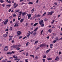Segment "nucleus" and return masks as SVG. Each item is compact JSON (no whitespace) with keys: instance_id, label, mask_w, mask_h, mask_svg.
Here are the masks:
<instances>
[{"instance_id":"f257e3e1","label":"nucleus","mask_w":62,"mask_h":62,"mask_svg":"<svg viewBox=\"0 0 62 62\" xmlns=\"http://www.w3.org/2000/svg\"><path fill=\"white\" fill-rule=\"evenodd\" d=\"M44 22H43V20H42L41 21H39V24L40 25H41Z\"/></svg>"},{"instance_id":"423d86ee","label":"nucleus","mask_w":62,"mask_h":62,"mask_svg":"<svg viewBox=\"0 0 62 62\" xmlns=\"http://www.w3.org/2000/svg\"><path fill=\"white\" fill-rule=\"evenodd\" d=\"M17 6H18V4H16V3H15L14 4V7L15 8H16Z\"/></svg>"},{"instance_id":"e433bc0d","label":"nucleus","mask_w":62,"mask_h":62,"mask_svg":"<svg viewBox=\"0 0 62 62\" xmlns=\"http://www.w3.org/2000/svg\"><path fill=\"white\" fill-rule=\"evenodd\" d=\"M7 23V22L5 21L4 23V24H6Z\"/></svg>"},{"instance_id":"7ed1b4c3","label":"nucleus","mask_w":62,"mask_h":62,"mask_svg":"<svg viewBox=\"0 0 62 62\" xmlns=\"http://www.w3.org/2000/svg\"><path fill=\"white\" fill-rule=\"evenodd\" d=\"M8 46H6L5 47L4 50L5 51H7L8 50Z\"/></svg>"},{"instance_id":"3c124183","label":"nucleus","mask_w":62,"mask_h":62,"mask_svg":"<svg viewBox=\"0 0 62 62\" xmlns=\"http://www.w3.org/2000/svg\"><path fill=\"white\" fill-rule=\"evenodd\" d=\"M13 16H14V17H16V14H14V15H13Z\"/></svg>"},{"instance_id":"393cba45","label":"nucleus","mask_w":62,"mask_h":62,"mask_svg":"<svg viewBox=\"0 0 62 62\" xmlns=\"http://www.w3.org/2000/svg\"><path fill=\"white\" fill-rule=\"evenodd\" d=\"M39 42V41H36L35 43H34V44H37V43H38V42Z\"/></svg>"},{"instance_id":"9d476101","label":"nucleus","mask_w":62,"mask_h":62,"mask_svg":"<svg viewBox=\"0 0 62 62\" xmlns=\"http://www.w3.org/2000/svg\"><path fill=\"white\" fill-rule=\"evenodd\" d=\"M51 50V49H49L46 51V54H48L49 53V52Z\"/></svg>"},{"instance_id":"a211bd4d","label":"nucleus","mask_w":62,"mask_h":62,"mask_svg":"<svg viewBox=\"0 0 62 62\" xmlns=\"http://www.w3.org/2000/svg\"><path fill=\"white\" fill-rule=\"evenodd\" d=\"M35 60H37V59H38L39 58V57L38 56H36L35 57Z\"/></svg>"},{"instance_id":"c03bdc74","label":"nucleus","mask_w":62,"mask_h":62,"mask_svg":"<svg viewBox=\"0 0 62 62\" xmlns=\"http://www.w3.org/2000/svg\"><path fill=\"white\" fill-rule=\"evenodd\" d=\"M44 21H48V19L46 18H45L44 19Z\"/></svg>"},{"instance_id":"864d4df0","label":"nucleus","mask_w":62,"mask_h":62,"mask_svg":"<svg viewBox=\"0 0 62 62\" xmlns=\"http://www.w3.org/2000/svg\"><path fill=\"white\" fill-rule=\"evenodd\" d=\"M33 32H34V31H32L31 32L30 34H32Z\"/></svg>"},{"instance_id":"f03ea898","label":"nucleus","mask_w":62,"mask_h":62,"mask_svg":"<svg viewBox=\"0 0 62 62\" xmlns=\"http://www.w3.org/2000/svg\"><path fill=\"white\" fill-rule=\"evenodd\" d=\"M46 46V44H42L41 45L39 46L40 47H45Z\"/></svg>"},{"instance_id":"338daca9","label":"nucleus","mask_w":62,"mask_h":62,"mask_svg":"<svg viewBox=\"0 0 62 62\" xmlns=\"http://www.w3.org/2000/svg\"><path fill=\"white\" fill-rule=\"evenodd\" d=\"M24 4H25V3H24L23 2L22 3V5H23Z\"/></svg>"},{"instance_id":"ddd939ff","label":"nucleus","mask_w":62,"mask_h":62,"mask_svg":"<svg viewBox=\"0 0 62 62\" xmlns=\"http://www.w3.org/2000/svg\"><path fill=\"white\" fill-rule=\"evenodd\" d=\"M54 11H51L50 12V15H52L53 14V13H54Z\"/></svg>"},{"instance_id":"c85d7f7f","label":"nucleus","mask_w":62,"mask_h":62,"mask_svg":"<svg viewBox=\"0 0 62 62\" xmlns=\"http://www.w3.org/2000/svg\"><path fill=\"white\" fill-rule=\"evenodd\" d=\"M37 17H40V16H41L39 14H38V15L37 16Z\"/></svg>"},{"instance_id":"603ef678","label":"nucleus","mask_w":62,"mask_h":62,"mask_svg":"<svg viewBox=\"0 0 62 62\" xmlns=\"http://www.w3.org/2000/svg\"><path fill=\"white\" fill-rule=\"evenodd\" d=\"M42 60H43V62H45V59H43Z\"/></svg>"},{"instance_id":"79ce46f5","label":"nucleus","mask_w":62,"mask_h":62,"mask_svg":"<svg viewBox=\"0 0 62 62\" xmlns=\"http://www.w3.org/2000/svg\"><path fill=\"white\" fill-rule=\"evenodd\" d=\"M19 10H16V12H19Z\"/></svg>"},{"instance_id":"052dcab7","label":"nucleus","mask_w":62,"mask_h":62,"mask_svg":"<svg viewBox=\"0 0 62 62\" xmlns=\"http://www.w3.org/2000/svg\"><path fill=\"white\" fill-rule=\"evenodd\" d=\"M27 25H28V23H26L25 26H27Z\"/></svg>"},{"instance_id":"5fc2aeb1","label":"nucleus","mask_w":62,"mask_h":62,"mask_svg":"<svg viewBox=\"0 0 62 62\" xmlns=\"http://www.w3.org/2000/svg\"><path fill=\"white\" fill-rule=\"evenodd\" d=\"M54 22V20L53 21V22H52L51 23H53Z\"/></svg>"},{"instance_id":"e2e57ef3","label":"nucleus","mask_w":62,"mask_h":62,"mask_svg":"<svg viewBox=\"0 0 62 62\" xmlns=\"http://www.w3.org/2000/svg\"><path fill=\"white\" fill-rule=\"evenodd\" d=\"M11 10V9H9L8 11L9 12H10V11Z\"/></svg>"},{"instance_id":"49530a36","label":"nucleus","mask_w":62,"mask_h":62,"mask_svg":"<svg viewBox=\"0 0 62 62\" xmlns=\"http://www.w3.org/2000/svg\"><path fill=\"white\" fill-rule=\"evenodd\" d=\"M46 14V12L45 13H44L43 14V16H45V14Z\"/></svg>"},{"instance_id":"0e129e2a","label":"nucleus","mask_w":62,"mask_h":62,"mask_svg":"<svg viewBox=\"0 0 62 62\" xmlns=\"http://www.w3.org/2000/svg\"><path fill=\"white\" fill-rule=\"evenodd\" d=\"M50 46V48L51 49H52L53 48V47L52 46Z\"/></svg>"},{"instance_id":"6e6d98bb","label":"nucleus","mask_w":62,"mask_h":62,"mask_svg":"<svg viewBox=\"0 0 62 62\" xmlns=\"http://www.w3.org/2000/svg\"><path fill=\"white\" fill-rule=\"evenodd\" d=\"M21 19L20 18H19V17H18V20H20Z\"/></svg>"},{"instance_id":"cd10ccee","label":"nucleus","mask_w":62,"mask_h":62,"mask_svg":"<svg viewBox=\"0 0 62 62\" xmlns=\"http://www.w3.org/2000/svg\"><path fill=\"white\" fill-rule=\"evenodd\" d=\"M29 42H28L26 44V46H28V45H29Z\"/></svg>"},{"instance_id":"4468645a","label":"nucleus","mask_w":62,"mask_h":62,"mask_svg":"<svg viewBox=\"0 0 62 62\" xmlns=\"http://www.w3.org/2000/svg\"><path fill=\"white\" fill-rule=\"evenodd\" d=\"M39 24V23H37L35 24H34L33 25L34 26H36V25L38 24Z\"/></svg>"},{"instance_id":"412c9836","label":"nucleus","mask_w":62,"mask_h":62,"mask_svg":"<svg viewBox=\"0 0 62 62\" xmlns=\"http://www.w3.org/2000/svg\"><path fill=\"white\" fill-rule=\"evenodd\" d=\"M38 29V28L37 27L34 30V31L35 32H36V31H37V30Z\"/></svg>"},{"instance_id":"4be33fe9","label":"nucleus","mask_w":62,"mask_h":62,"mask_svg":"<svg viewBox=\"0 0 62 62\" xmlns=\"http://www.w3.org/2000/svg\"><path fill=\"white\" fill-rule=\"evenodd\" d=\"M0 2L1 3H3V2H4V1L2 0H0Z\"/></svg>"},{"instance_id":"6ab92c4d","label":"nucleus","mask_w":62,"mask_h":62,"mask_svg":"<svg viewBox=\"0 0 62 62\" xmlns=\"http://www.w3.org/2000/svg\"><path fill=\"white\" fill-rule=\"evenodd\" d=\"M19 26V25L18 24H15L14 25L15 27H17Z\"/></svg>"},{"instance_id":"a19ab883","label":"nucleus","mask_w":62,"mask_h":62,"mask_svg":"<svg viewBox=\"0 0 62 62\" xmlns=\"http://www.w3.org/2000/svg\"><path fill=\"white\" fill-rule=\"evenodd\" d=\"M20 59H17V58H16V59H15V60H16V61H17V60H20Z\"/></svg>"},{"instance_id":"bf43d9fd","label":"nucleus","mask_w":62,"mask_h":62,"mask_svg":"<svg viewBox=\"0 0 62 62\" xmlns=\"http://www.w3.org/2000/svg\"><path fill=\"white\" fill-rule=\"evenodd\" d=\"M57 2H55L54 3V4L55 5H57Z\"/></svg>"},{"instance_id":"7c9ffc66","label":"nucleus","mask_w":62,"mask_h":62,"mask_svg":"<svg viewBox=\"0 0 62 62\" xmlns=\"http://www.w3.org/2000/svg\"><path fill=\"white\" fill-rule=\"evenodd\" d=\"M55 39L57 41V40H59V39H58V37H56L55 38Z\"/></svg>"},{"instance_id":"c756f323","label":"nucleus","mask_w":62,"mask_h":62,"mask_svg":"<svg viewBox=\"0 0 62 62\" xmlns=\"http://www.w3.org/2000/svg\"><path fill=\"white\" fill-rule=\"evenodd\" d=\"M44 24H42V25H41V27H43V26H44Z\"/></svg>"},{"instance_id":"2f4dec72","label":"nucleus","mask_w":62,"mask_h":62,"mask_svg":"<svg viewBox=\"0 0 62 62\" xmlns=\"http://www.w3.org/2000/svg\"><path fill=\"white\" fill-rule=\"evenodd\" d=\"M54 46V44H51L50 45V46Z\"/></svg>"},{"instance_id":"f3484780","label":"nucleus","mask_w":62,"mask_h":62,"mask_svg":"<svg viewBox=\"0 0 62 62\" xmlns=\"http://www.w3.org/2000/svg\"><path fill=\"white\" fill-rule=\"evenodd\" d=\"M8 35V34H5L3 35V37L4 38H6Z\"/></svg>"},{"instance_id":"8fccbe9b","label":"nucleus","mask_w":62,"mask_h":62,"mask_svg":"<svg viewBox=\"0 0 62 62\" xmlns=\"http://www.w3.org/2000/svg\"><path fill=\"white\" fill-rule=\"evenodd\" d=\"M12 38H11L10 39H9V40H12Z\"/></svg>"},{"instance_id":"20e7f679","label":"nucleus","mask_w":62,"mask_h":62,"mask_svg":"<svg viewBox=\"0 0 62 62\" xmlns=\"http://www.w3.org/2000/svg\"><path fill=\"white\" fill-rule=\"evenodd\" d=\"M59 57L58 56L57 57H56L55 58V60H56L57 61H58V60L59 59Z\"/></svg>"},{"instance_id":"c9c22d12","label":"nucleus","mask_w":62,"mask_h":62,"mask_svg":"<svg viewBox=\"0 0 62 62\" xmlns=\"http://www.w3.org/2000/svg\"><path fill=\"white\" fill-rule=\"evenodd\" d=\"M12 27H10V31H12Z\"/></svg>"},{"instance_id":"0eeeda50","label":"nucleus","mask_w":62,"mask_h":62,"mask_svg":"<svg viewBox=\"0 0 62 62\" xmlns=\"http://www.w3.org/2000/svg\"><path fill=\"white\" fill-rule=\"evenodd\" d=\"M28 16V19H29L30 18V17H31V14H30L29 15L28 14L27 15Z\"/></svg>"},{"instance_id":"de8ad7c7","label":"nucleus","mask_w":62,"mask_h":62,"mask_svg":"<svg viewBox=\"0 0 62 62\" xmlns=\"http://www.w3.org/2000/svg\"><path fill=\"white\" fill-rule=\"evenodd\" d=\"M27 38V37L25 36L24 38H23V39H26Z\"/></svg>"},{"instance_id":"774afa93","label":"nucleus","mask_w":62,"mask_h":62,"mask_svg":"<svg viewBox=\"0 0 62 62\" xmlns=\"http://www.w3.org/2000/svg\"><path fill=\"white\" fill-rule=\"evenodd\" d=\"M39 49V47H38L37 48L36 50H38V49Z\"/></svg>"},{"instance_id":"a878e982","label":"nucleus","mask_w":62,"mask_h":62,"mask_svg":"<svg viewBox=\"0 0 62 62\" xmlns=\"http://www.w3.org/2000/svg\"><path fill=\"white\" fill-rule=\"evenodd\" d=\"M19 14H22L23 13V12L22 11H20L19 12Z\"/></svg>"},{"instance_id":"4c0bfd02","label":"nucleus","mask_w":62,"mask_h":62,"mask_svg":"<svg viewBox=\"0 0 62 62\" xmlns=\"http://www.w3.org/2000/svg\"><path fill=\"white\" fill-rule=\"evenodd\" d=\"M34 9L33 8L31 10V11L32 13H33V12H34Z\"/></svg>"},{"instance_id":"aec40b11","label":"nucleus","mask_w":62,"mask_h":62,"mask_svg":"<svg viewBox=\"0 0 62 62\" xmlns=\"http://www.w3.org/2000/svg\"><path fill=\"white\" fill-rule=\"evenodd\" d=\"M28 4H30L31 5H32L33 4V3L32 2H30L28 3Z\"/></svg>"},{"instance_id":"f704fd0d","label":"nucleus","mask_w":62,"mask_h":62,"mask_svg":"<svg viewBox=\"0 0 62 62\" xmlns=\"http://www.w3.org/2000/svg\"><path fill=\"white\" fill-rule=\"evenodd\" d=\"M30 56H32L33 57V58H34L35 57V56L34 55H30Z\"/></svg>"},{"instance_id":"58836bf2","label":"nucleus","mask_w":62,"mask_h":62,"mask_svg":"<svg viewBox=\"0 0 62 62\" xmlns=\"http://www.w3.org/2000/svg\"><path fill=\"white\" fill-rule=\"evenodd\" d=\"M8 3H11V1L10 0H9L8 2Z\"/></svg>"},{"instance_id":"bb28decb","label":"nucleus","mask_w":62,"mask_h":62,"mask_svg":"<svg viewBox=\"0 0 62 62\" xmlns=\"http://www.w3.org/2000/svg\"><path fill=\"white\" fill-rule=\"evenodd\" d=\"M47 14L48 15H50V12H47Z\"/></svg>"},{"instance_id":"69168bd1","label":"nucleus","mask_w":62,"mask_h":62,"mask_svg":"<svg viewBox=\"0 0 62 62\" xmlns=\"http://www.w3.org/2000/svg\"><path fill=\"white\" fill-rule=\"evenodd\" d=\"M59 54H61V52H59Z\"/></svg>"},{"instance_id":"72a5a7b5","label":"nucleus","mask_w":62,"mask_h":62,"mask_svg":"<svg viewBox=\"0 0 62 62\" xmlns=\"http://www.w3.org/2000/svg\"><path fill=\"white\" fill-rule=\"evenodd\" d=\"M56 41H57L56 40H55L53 42H54V43H55V42H56Z\"/></svg>"},{"instance_id":"b1692460","label":"nucleus","mask_w":62,"mask_h":62,"mask_svg":"<svg viewBox=\"0 0 62 62\" xmlns=\"http://www.w3.org/2000/svg\"><path fill=\"white\" fill-rule=\"evenodd\" d=\"M5 4H2V6L3 7H5Z\"/></svg>"},{"instance_id":"09e8293b","label":"nucleus","mask_w":62,"mask_h":62,"mask_svg":"<svg viewBox=\"0 0 62 62\" xmlns=\"http://www.w3.org/2000/svg\"><path fill=\"white\" fill-rule=\"evenodd\" d=\"M8 19H7L6 21H5V22H7V23H8Z\"/></svg>"},{"instance_id":"6e6552de","label":"nucleus","mask_w":62,"mask_h":62,"mask_svg":"<svg viewBox=\"0 0 62 62\" xmlns=\"http://www.w3.org/2000/svg\"><path fill=\"white\" fill-rule=\"evenodd\" d=\"M11 5L10 4H8L6 5V8H9V7H11Z\"/></svg>"},{"instance_id":"4d7b16f0","label":"nucleus","mask_w":62,"mask_h":62,"mask_svg":"<svg viewBox=\"0 0 62 62\" xmlns=\"http://www.w3.org/2000/svg\"><path fill=\"white\" fill-rule=\"evenodd\" d=\"M22 38H23V36H20V37H19V39H22Z\"/></svg>"},{"instance_id":"a18cd8bd","label":"nucleus","mask_w":62,"mask_h":62,"mask_svg":"<svg viewBox=\"0 0 62 62\" xmlns=\"http://www.w3.org/2000/svg\"><path fill=\"white\" fill-rule=\"evenodd\" d=\"M22 15V14H20L18 16V18H20L21 17V16Z\"/></svg>"},{"instance_id":"dca6fc26","label":"nucleus","mask_w":62,"mask_h":62,"mask_svg":"<svg viewBox=\"0 0 62 62\" xmlns=\"http://www.w3.org/2000/svg\"><path fill=\"white\" fill-rule=\"evenodd\" d=\"M23 19H22L20 20V23H22L23 22Z\"/></svg>"},{"instance_id":"473e14b6","label":"nucleus","mask_w":62,"mask_h":62,"mask_svg":"<svg viewBox=\"0 0 62 62\" xmlns=\"http://www.w3.org/2000/svg\"><path fill=\"white\" fill-rule=\"evenodd\" d=\"M47 60H52V58H47Z\"/></svg>"},{"instance_id":"13d9d810","label":"nucleus","mask_w":62,"mask_h":62,"mask_svg":"<svg viewBox=\"0 0 62 62\" xmlns=\"http://www.w3.org/2000/svg\"><path fill=\"white\" fill-rule=\"evenodd\" d=\"M17 49V50H20V48L18 47V48H16V49Z\"/></svg>"},{"instance_id":"ea45409f","label":"nucleus","mask_w":62,"mask_h":62,"mask_svg":"<svg viewBox=\"0 0 62 62\" xmlns=\"http://www.w3.org/2000/svg\"><path fill=\"white\" fill-rule=\"evenodd\" d=\"M28 59H25V62H28Z\"/></svg>"},{"instance_id":"f8f14e48","label":"nucleus","mask_w":62,"mask_h":62,"mask_svg":"<svg viewBox=\"0 0 62 62\" xmlns=\"http://www.w3.org/2000/svg\"><path fill=\"white\" fill-rule=\"evenodd\" d=\"M33 35L34 36H35L37 35V32H33Z\"/></svg>"},{"instance_id":"37998d69","label":"nucleus","mask_w":62,"mask_h":62,"mask_svg":"<svg viewBox=\"0 0 62 62\" xmlns=\"http://www.w3.org/2000/svg\"><path fill=\"white\" fill-rule=\"evenodd\" d=\"M46 58V55H45L43 57V58Z\"/></svg>"},{"instance_id":"680f3d73","label":"nucleus","mask_w":62,"mask_h":62,"mask_svg":"<svg viewBox=\"0 0 62 62\" xmlns=\"http://www.w3.org/2000/svg\"><path fill=\"white\" fill-rule=\"evenodd\" d=\"M43 30H42L41 31V34H42V33L43 32Z\"/></svg>"},{"instance_id":"9b49d317","label":"nucleus","mask_w":62,"mask_h":62,"mask_svg":"<svg viewBox=\"0 0 62 62\" xmlns=\"http://www.w3.org/2000/svg\"><path fill=\"white\" fill-rule=\"evenodd\" d=\"M13 47L14 48H15L17 47V46L16 45H14L13 46Z\"/></svg>"},{"instance_id":"39448f33","label":"nucleus","mask_w":62,"mask_h":62,"mask_svg":"<svg viewBox=\"0 0 62 62\" xmlns=\"http://www.w3.org/2000/svg\"><path fill=\"white\" fill-rule=\"evenodd\" d=\"M22 32L21 31H18L17 32V36H19L20 35H21Z\"/></svg>"},{"instance_id":"5701e85b","label":"nucleus","mask_w":62,"mask_h":62,"mask_svg":"<svg viewBox=\"0 0 62 62\" xmlns=\"http://www.w3.org/2000/svg\"><path fill=\"white\" fill-rule=\"evenodd\" d=\"M48 32H49L50 33H51V32H52V30L51 29H50L48 31Z\"/></svg>"},{"instance_id":"1a4fd4ad","label":"nucleus","mask_w":62,"mask_h":62,"mask_svg":"<svg viewBox=\"0 0 62 62\" xmlns=\"http://www.w3.org/2000/svg\"><path fill=\"white\" fill-rule=\"evenodd\" d=\"M26 13L25 12H24L23 13H22V16H24L25 15H26Z\"/></svg>"},{"instance_id":"2eb2a0df","label":"nucleus","mask_w":62,"mask_h":62,"mask_svg":"<svg viewBox=\"0 0 62 62\" xmlns=\"http://www.w3.org/2000/svg\"><path fill=\"white\" fill-rule=\"evenodd\" d=\"M12 53L10 52H8L7 53V54H11Z\"/></svg>"}]
</instances>
